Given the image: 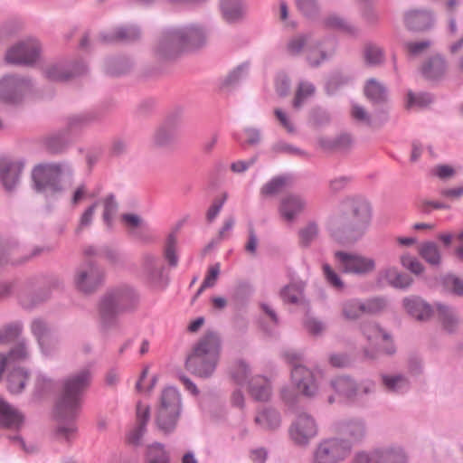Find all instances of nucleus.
Masks as SVG:
<instances>
[{
	"label": "nucleus",
	"mask_w": 463,
	"mask_h": 463,
	"mask_svg": "<svg viewBox=\"0 0 463 463\" xmlns=\"http://www.w3.org/2000/svg\"><path fill=\"white\" fill-rule=\"evenodd\" d=\"M90 383V373L83 369L68 377L62 387L61 396L56 407L59 425L54 436L58 440L71 441L75 438L77 428L71 421L76 418L81 405L82 393Z\"/></svg>",
	"instance_id": "f257e3e1"
},
{
	"label": "nucleus",
	"mask_w": 463,
	"mask_h": 463,
	"mask_svg": "<svg viewBox=\"0 0 463 463\" xmlns=\"http://www.w3.org/2000/svg\"><path fill=\"white\" fill-rule=\"evenodd\" d=\"M220 347V339L215 333L204 334L187 355L185 368L199 377L211 376L219 360Z\"/></svg>",
	"instance_id": "f03ea898"
},
{
	"label": "nucleus",
	"mask_w": 463,
	"mask_h": 463,
	"mask_svg": "<svg viewBox=\"0 0 463 463\" xmlns=\"http://www.w3.org/2000/svg\"><path fill=\"white\" fill-rule=\"evenodd\" d=\"M205 39V33L202 28L192 26L183 30H177L167 33L160 43V51L165 56H171L167 50L176 52L183 47H198Z\"/></svg>",
	"instance_id": "7ed1b4c3"
},
{
	"label": "nucleus",
	"mask_w": 463,
	"mask_h": 463,
	"mask_svg": "<svg viewBox=\"0 0 463 463\" xmlns=\"http://www.w3.org/2000/svg\"><path fill=\"white\" fill-rule=\"evenodd\" d=\"M180 411V395L172 387L165 388L160 397L157 411V425L165 433L172 431Z\"/></svg>",
	"instance_id": "20e7f679"
},
{
	"label": "nucleus",
	"mask_w": 463,
	"mask_h": 463,
	"mask_svg": "<svg viewBox=\"0 0 463 463\" xmlns=\"http://www.w3.org/2000/svg\"><path fill=\"white\" fill-rule=\"evenodd\" d=\"M352 443L343 439H328L322 441L314 455L315 463H338L351 453Z\"/></svg>",
	"instance_id": "39448f33"
},
{
	"label": "nucleus",
	"mask_w": 463,
	"mask_h": 463,
	"mask_svg": "<svg viewBox=\"0 0 463 463\" xmlns=\"http://www.w3.org/2000/svg\"><path fill=\"white\" fill-rule=\"evenodd\" d=\"M335 260L339 269L349 274L364 276L376 268L374 259L355 252L336 251Z\"/></svg>",
	"instance_id": "423d86ee"
},
{
	"label": "nucleus",
	"mask_w": 463,
	"mask_h": 463,
	"mask_svg": "<svg viewBox=\"0 0 463 463\" xmlns=\"http://www.w3.org/2000/svg\"><path fill=\"white\" fill-rule=\"evenodd\" d=\"M64 169L60 165H39L33 170L34 187L38 192L56 193L61 191L60 179Z\"/></svg>",
	"instance_id": "0eeeda50"
},
{
	"label": "nucleus",
	"mask_w": 463,
	"mask_h": 463,
	"mask_svg": "<svg viewBox=\"0 0 463 463\" xmlns=\"http://www.w3.org/2000/svg\"><path fill=\"white\" fill-rule=\"evenodd\" d=\"M371 220L369 203L363 199H352L345 204L344 225L346 229L355 231L359 235L364 231Z\"/></svg>",
	"instance_id": "6e6552de"
},
{
	"label": "nucleus",
	"mask_w": 463,
	"mask_h": 463,
	"mask_svg": "<svg viewBox=\"0 0 463 463\" xmlns=\"http://www.w3.org/2000/svg\"><path fill=\"white\" fill-rule=\"evenodd\" d=\"M385 301L382 298H372L366 302L357 299L345 301L342 306V315L347 320H355L365 314H374L383 310Z\"/></svg>",
	"instance_id": "1a4fd4ad"
},
{
	"label": "nucleus",
	"mask_w": 463,
	"mask_h": 463,
	"mask_svg": "<svg viewBox=\"0 0 463 463\" xmlns=\"http://www.w3.org/2000/svg\"><path fill=\"white\" fill-rule=\"evenodd\" d=\"M317 433V424L314 419L307 414L298 415L289 430L291 439L298 444L307 443Z\"/></svg>",
	"instance_id": "9d476101"
},
{
	"label": "nucleus",
	"mask_w": 463,
	"mask_h": 463,
	"mask_svg": "<svg viewBox=\"0 0 463 463\" xmlns=\"http://www.w3.org/2000/svg\"><path fill=\"white\" fill-rule=\"evenodd\" d=\"M39 56V44L36 41L30 40L12 47L5 55L9 63L30 64Z\"/></svg>",
	"instance_id": "9b49d317"
},
{
	"label": "nucleus",
	"mask_w": 463,
	"mask_h": 463,
	"mask_svg": "<svg viewBox=\"0 0 463 463\" xmlns=\"http://www.w3.org/2000/svg\"><path fill=\"white\" fill-rule=\"evenodd\" d=\"M333 389L340 395L348 400H357L373 390V383L364 382L357 386L347 377H337L332 382Z\"/></svg>",
	"instance_id": "f8f14e48"
},
{
	"label": "nucleus",
	"mask_w": 463,
	"mask_h": 463,
	"mask_svg": "<svg viewBox=\"0 0 463 463\" xmlns=\"http://www.w3.org/2000/svg\"><path fill=\"white\" fill-rule=\"evenodd\" d=\"M130 297V293L123 291H117L107 295L102 299L99 307L102 320L107 322L113 318L119 310L126 308Z\"/></svg>",
	"instance_id": "ddd939ff"
},
{
	"label": "nucleus",
	"mask_w": 463,
	"mask_h": 463,
	"mask_svg": "<svg viewBox=\"0 0 463 463\" xmlns=\"http://www.w3.org/2000/svg\"><path fill=\"white\" fill-rule=\"evenodd\" d=\"M102 279V272L93 264L88 263L78 271L75 282L80 290L89 293L93 291Z\"/></svg>",
	"instance_id": "4468645a"
},
{
	"label": "nucleus",
	"mask_w": 463,
	"mask_h": 463,
	"mask_svg": "<svg viewBox=\"0 0 463 463\" xmlns=\"http://www.w3.org/2000/svg\"><path fill=\"white\" fill-rule=\"evenodd\" d=\"M291 378L298 392L306 396H312L315 393L317 385L313 374L305 366L295 365L291 373Z\"/></svg>",
	"instance_id": "2eb2a0df"
},
{
	"label": "nucleus",
	"mask_w": 463,
	"mask_h": 463,
	"mask_svg": "<svg viewBox=\"0 0 463 463\" xmlns=\"http://www.w3.org/2000/svg\"><path fill=\"white\" fill-rule=\"evenodd\" d=\"M363 333L367 339L374 345L383 348L387 353L392 354L393 347L389 335L374 324H365L363 326Z\"/></svg>",
	"instance_id": "dca6fc26"
},
{
	"label": "nucleus",
	"mask_w": 463,
	"mask_h": 463,
	"mask_svg": "<svg viewBox=\"0 0 463 463\" xmlns=\"http://www.w3.org/2000/svg\"><path fill=\"white\" fill-rule=\"evenodd\" d=\"M23 421L22 413L0 398V425L9 429H18Z\"/></svg>",
	"instance_id": "f3484780"
},
{
	"label": "nucleus",
	"mask_w": 463,
	"mask_h": 463,
	"mask_svg": "<svg viewBox=\"0 0 463 463\" xmlns=\"http://www.w3.org/2000/svg\"><path fill=\"white\" fill-rule=\"evenodd\" d=\"M22 169L23 165L19 162H1L0 177L6 190H11L16 184Z\"/></svg>",
	"instance_id": "a211bd4d"
},
{
	"label": "nucleus",
	"mask_w": 463,
	"mask_h": 463,
	"mask_svg": "<svg viewBox=\"0 0 463 463\" xmlns=\"http://www.w3.org/2000/svg\"><path fill=\"white\" fill-rule=\"evenodd\" d=\"M221 11L224 20L232 23L241 19L247 13V7L242 0H222Z\"/></svg>",
	"instance_id": "6ab92c4d"
},
{
	"label": "nucleus",
	"mask_w": 463,
	"mask_h": 463,
	"mask_svg": "<svg viewBox=\"0 0 463 463\" xmlns=\"http://www.w3.org/2000/svg\"><path fill=\"white\" fill-rule=\"evenodd\" d=\"M149 419V407L141 402L137 405V426L128 434V440L132 444H137L146 430V424Z\"/></svg>",
	"instance_id": "aec40b11"
},
{
	"label": "nucleus",
	"mask_w": 463,
	"mask_h": 463,
	"mask_svg": "<svg viewBox=\"0 0 463 463\" xmlns=\"http://www.w3.org/2000/svg\"><path fill=\"white\" fill-rule=\"evenodd\" d=\"M405 23L411 30H425L433 24V16L427 11H411L405 16Z\"/></svg>",
	"instance_id": "412c9836"
},
{
	"label": "nucleus",
	"mask_w": 463,
	"mask_h": 463,
	"mask_svg": "<svg viewBox=\"0 0 463 463\" xmlns=\"http://www.w3.org/2000/svg\"><path fill=\"white\" fill-rule=\"evenodd\" d=\"M448 70L446 61L439 55L429 59L422 66L423 75L430 80H437L442 77Z\"/></svg>",
	"instance_id": "4be33fe9"
},
{
	"label": "nucleus",
	"mask_w": 463,
	"mask_h": 463,
	"mask_svg": "<svg viewBox=\"0 0 463 463\" xmlns=\"http://www.w3.org/2000/svg\"><path fill=\"white\" fill-rule=\"evenodd\" d=\"M306 202L301 197L289 195L282 201L280 213L286 220L291 221L304 210Z\"/></svg>",
	"instance_id": "5701e85b"
},
{
	"label": "nucleus",
	"mask_w": 463,
	"mask_h": 463,
	"mask_svg": "<svg viewBox=\"0 0 463 463\" xmlns=\"http://www.w3.org/2000/svg\"><path fill=\"white\" fill-rule=\"evenodd\" d=\"M406 310L419 320H425L431 315V308L419 298H408L403 301Z\"/></svg>",
	"instance_id": "b1692460"
},
{
	"label": "nucleus",
	"mask_w": 463,
	"mask_h": 463,
	"mask_svg": "<svg viewBox=\"0 0 463 463\" xmlns=\"http://www.w3.org/2000/svg\"><path fill=\"white\" fill-rule=\"evenodd\" d=\"M24 85V80L14 77H5L0 80V99L5 101H14L16 92Z\"/></svg>",
	"instance_id": "393cba45"
},
{
	"label": "nucleus",
	"mask_w": 463,
	"mask_h": 463,
	"mask_svg": "<svg viewBox=\"0 0 463 463\" xmlns=\"http://www.w3.org/2000/svg\"><path fill=\"white\" fill-rule=\"evenodd\" d=\"M418 252L429 264L438 266L441 262V255L436 243L432 241L423 242L420 245Z\"/></svg>",
	"instance_id": "a878e982"
},
{
	"label": "nucleus",
	"mask_w": 463,
	"mask_h": 463,
	"mask_svg": "<svg viewBox=\"0 0 463 463\" xmlns=\"http://www.w3.org/2000/svg\"><path fill=\"white\" fill-rule=\"evenodd\" d=\"M383 276L384 279L395 288H407L412 283V279L400 272L397 268H388L383 270Z\"/></svg>",
	"instance_id": "bb28decb"
},
{
	"label": "nucleus",
	"mask_w": 463,
	"mask_h": 463,
	"mask_svg": "<svg viewBox=\"0 0 463 463\" xmlns=\"http://www.w3.org/2000/svg\"><path fill=\"white\" fill-rule=\"evenodd\" d=\"M29 375L26 371L23 368L14 369L9 374L7 378L8 382V390L12 393H19L21 392L24 386L25 383L28 380Z\"/></svg>",
	"instance_id": "cd10ccee"
},
{
	"label": "nucleus",
	"mask_w": 463,
	"mask_h": 463,
	"mask_svg": "<svg viewBox=\"0 0 463 463\" xmlns=\"http://www.w3.org/2000/svg\"><path fill=\"white\" fill-rule=\"evenodd\" d=\"M364 94L373 102H381L385 99V88L377 80H369L364 86Z\"/></svg>",
	"instance_id": "c85d7f7f"
},
{
	"label": "nucleus",
	"mask_w": 463,
	"mask_h": 463,
	"mask_svg": "<svg viewBox=\"0 0 463 463\" xmlns=\"http://www.w3.org/2000/svg\"><path fill=\"white\" fill-rule=\"evenodd\" d=\"M32 331L37 337L42 349L45 351L46 346L52 342V337L49 334L46 325L41 320H34L32 324Z\"/></svg>",
	"instance_id": "c756f323"
},
{
	"label": "nucleus",
	"mask_w": 463,
	"mask_h": 463,
	"mask_svg": "<svg viewBox=\"0 0 463 463\" xmlns=\"http://www.w3.org/2000/svg\"><path fill=\"white\" fill-rule=\"evenodd\" d=\"M303 289L302 282L291 283L283 289L281 295L285 301L297 304L303 299Z\"/></svg>",
	"instance_id": "7c9ffc66"
},
{
	"label": "nucleus",
	"mask_w": 463,
	"mask_h": 463,
	"mask_svg": "<svg viewBox=\"0 0 463 463\" xmlns=\"http://www.w3.org/2000/svg\"><path fill=\"white\" fill-rule=\"evenodd\" d=\"M380 463H406V456L400 449H388L377 451Z\"/></svg>",
	"instance_id": "2f4dec72"
},
{
	"label": "nucleus",
	"mask_w": 463,
	"mask_h": 463,
	"mask_svg": "<svg viewBox=\"0 0 463 463\" xmlns=\"http://www.w3.org/2000/svg\"><path fill=\"white\" fill-rule=\"evenodd\" d=\"M439 317L447 330L451 331L458 323L455 313L448 307L437 305Z\"/></svg>",
	"instance_id": "473e14b6"
},
{
	"label": "nucleus",
	"mask_w": 463,
	"mask_h": 463,
	"mask_svg": "<svg viewBox=\"0 0 463 463\" xmlns=\"http://www.w3.org/2000/svg\"><path fill=\"white\" fill-rule=\"evenodd\" d=\"M315 93V87L312 83L307 81L300 82L297 91L295 99L293 102V106L295 108H299L301 104L309 97L313 96Z\"/></svg>",
	"instance_id": "72a5a7b5"
},
{
	"label": "nucleus",
	"mask_w": 463,
	"mask_h": 463,
	"mask_svg": "<svg viewBox=\"0 0 463 463\" xmlns=\"http://www.w3.org/2000/svg\"><path fill=\"white\" fill-rule=\"evenodd\" d=\"M280 425L279 414L272 408L262 410V429L272 430Z\"/></svg>",
	"instance_id": "f704fd0d"
},
{
	"label": "nucleus",
	"mask_w": 463,
	"mask_h": 463,
	"mask_svg": "<svg viewBox=\"0 0 463 463\" xmlns=\"http://www.w3.org/2000/svg\"><path fill=\"white\" fill-rule=\"evenodd\" d=\"M259 137V130L252 128H246L242 132L237 133L235 135V138L241 143L242 146L257 144Z\"/></svg>",
	"instance_id": "c9c22d12"
},
{
	"label": "nucleus",
	"mask_w": 463,
	"mask_h": 463,
	"mask_svg": "<svg viewBox=\"0 0 463 463\" xmlns=\"http://www.w3.org/2000/svg\"><path fill=\"white\" fill-rule=\"evenodd\" d=\"M400 261L402 267L416 275L421 274L424 271L423 265L417 260V258L409 253L402 254Z\"/></svg>",
	"instance_id": "e433bc0d"
},
{
	"label": "nucleus",
	"mask_w": 463,
	"mask_h": 463,
	"mask_svg": "<svg viewBox=\"0 0 463 463\" xmlns=\"http://www.w3.org/2000/svg\"><path fill=\"white\" fill-rule=\"evenodd\" d=\"M103 207V220L108 226H110L112 217L117 212V203L112 195H109L100 201Z\"/></svg>",
	"instance_id": "4c0bfd02"
},
{
	"label": "nucleus",
	"mask_w": 463,
	"mask_h": 463,
	"mask_svg": "<svg viewBox=\"0 0 463 463\" xmlns=\"http://www.w3.org/2000/svg\"><path fill=\"white\" fill-rule=\"evenodd\" d=\"M327 57L328 53L320 45L311 47L307 51V61L313 67L320 65Z\"/></svg>",
	"instance_id": "58836bf2"
},
{
	"label": "nucleus",
	"mask_w": 463,
	"mask_h": 463,
	"mask_svg": "<svg viewBox=\"0 0 463 463\" xmlns=\"http://www.w3.org/2000/svg\"><path fill=\"white\" fill-rule=\"evenodd\" d=\"M176 242V236L174 233H172L168 236L165 248V256L168 260L169 264L172 266H176L178 262V258L175 253Z\"/></svg>",
	"instance_id": "ea45409f"
},
{
	"label": "nucleus",
	"mask_w": 463,
	"mask_h": 463,
	"mask_svg": "<svg viewBox=\"0 0 463 463\" xmlns=\"http://www.w3.org/2000/svg\"><path fill=\"white\" fill-rule=\"evenodd\" d=\"M317 227L315 223H309L299 232V241L303 246H308L317 236Z\"/></svg>",
	"instance_id": "a19ab883"
},
{
	"label": "nucleus",
	"mask_w": 463,
	"mask_h": 463,
	"mask_svg": "<svg viewBox=\"0 0 463 463\" xmlns=\"http://www.w3.org/2000/svg\"><path fill=\"white\" fill-rule=\"evenodd\" d=\"M22 331L19 324L8 326L0 331V344L8 343L16 338Z\"/></svg>",
	"instance_id": "79ce46f5"
},
{
	"label": "nucleus",
	"mask_w": 463,
	"mask_h": 463,
	"mask_svg": "<svg viewBox=\"0 0 463 463\" xmlns=\"http://www.w3.org/2000/svg\"><path fill=\"white\" fill-rule=\"evenodd\" d=\"M22 331L19 324L8 326L0 331V344L8 343L16 338Z\"/></svg>",
	"instance_id": "37998d69"
},
{
	"label": "nucleus",
	"mask_w": 463,
	"mask_h": 463,
	"mask_svg": "<svg viewBox=\"0 0 463 463\" xmlns=\"http://www.w3.org/2000/svg\"><path fill=\"white\" fill-rule=\"evenodd\" d=\"M383 381L388 390L402 391L407 387V381L402 376H383Z\"/></svg>",
	"instance_id": "c03bdc74"
},
{
	"label": "nucleus",
	"mask_w": 463,
	"mask_h": 463,
	"mask_svg": "<svg viewBox=\"0 0 463 463\" xmlns=\"http://www.w3.org/2000/svg\"><path fill=\"white\" fill-rule=\"evenodd\" d=\"M220 274V264L216 263L209 267L207 274L203 281V284L199 289V293L202 292L206 288L213 287Z\"/></svg>",
	"instance_id": "a18cd8bd"
},
{
	"label": "nucleus",
	"mask_w": 463,
	"mask_h": 463,
	"mask_svg": "<svg viewBox=\"0 0 463 463\" xmlns=\"http://www.w3.org/2000/svg\"><path fill=\"white\" fill-rule=\"evenodd\" d=\"M431 45V43L428 40L420 42H410L405 44L407 52L410 55L416 56L426 52Z\"/></svg>",
	"instance_id": "49530a36"
},
{
	"label": "nucleus",
	"mask_w": 463,
	"mask_h": 463,
	"mask_svg": "<svg viewBox=\"0 0 463 463\" xmlns=\"http://www.w3.org/2000/svg\"><path fill=\"white\" fill-rule=\"evenodd\" d=\"M431 102V98L428 94L415 95L411 92L408 93L407 107L408 108H422Z\"/></svg>",
	"instance_id": "de8ad7c7"
},
{
	"label": "nucleus",
	"mask_w": 463,
	"mask_h": 463,
	"mask_svg": "<svg viewBox=\"0 0 463 463\" xmlns=\"http://www.w3.org/2000/svg\"><path fill=\"white\" fill-rule=\"evenodd\" d=\"M323 271L327 282L337 289H342L344 288V283L341 280L338 274L328 265H323Z\"/></svg>",
	"instance_id": "09e8293b"
},
{
	"label": "nucleus",
	"mask_w": 463,
	"mask_h": 463,
	"mask_svg": "<svg viewBox=\"0 0 463 463\" xmlns=\"http://www.w3.org/2000/svg\"><path fill=\"white\" fill-rule=\"evenodd\" d=\"M287 179L284 177H277L268 183L264 187V192L268 194H274L283 191L287 186Z\"/></svg>",
	"instance_id": "8fccbe9b"
},
{
	"label": "nucleus",
	"mask_w": 463,
	"mask_h": 463,
	"mask_svg": "<svg viewBox=\"0 0 463 463\" xmlns=\"http://www.w3.org/2000/svg\"><path fill=\"white\" fill-rule=\"evenodd\" d=\"M248 76V68L246 65H241L232 71L226 78L227 86L234 84Z\"/></svg>",
	"instance_id": "3c124183"
},
{
	"label": "nucleus",
	"mask_w": 463,
	"mask_h": 463,
	"mask_svg": "<svg viewBox=\"0 0 463 463\" xmlns=\"http://www.w3.org/2000/svg\"><path fill=\"white\" fill-rule=\"evenodd\" d=\"M277 120L279 125L288 133H294L296 130L294 123L290 120L289 117L281 109H275L274 111Z\"/></svg>",
	"instance_id": "603ef678"
},
{
	"label": "nucleus",
	"mask_w": 463,
	"mask_h": 463,
	"mask_svg": "<svg viewBox=\"0 0 463 463\" xmlns=\"http://www.w3.org/2000/svg\"><path fill=\"white\" fill-rule=\"evenodd\" d=\"M148 459L150 463H169L160 445L149 449Z\"/></svg>",
	"instance_id": "864d4df0"
},
{
	"label": "nucleus",
	"mask_w": 463,
	"mask_h": 463,
	"mask_svg": "<svg viewBox=\"0 0 463 463\" xmlns=\"http://www.w3.org/2000/svg\"><path fill=\"white\" fill-rule=\"evenodd\" d=\"M257 162V156L248 160H239L231 165V170L235 174H241L250 169Z\"/></svg>",
	"instance_id": "5fc2aeb1"
},
{
	"label": "nucleus",
	"mask_w": 463,
	"mask_h": 463,
	"mask_svg": "<svg viewBox=\"0 0 463 463\" xmlns=\"http://www.w3.org/2000/svg\"><path fill=\"white\" fill-rule=\"evenodd\" d=\"M365 60L370 64H377L383 60L382 50L375 46H369L365 49Z\"/></svg>",
	"instance_id": "6e6d98bb"
},
{
	"label": "nucleus",
	"mask_w": 463,
	"mask_h": 463,
	"mask_svg": "<svg viewBox=\"0 0 463 463\" xmlns=\"http://www.w3.org/2000/svg\"><path fill=\"white\" fill-rule=\"evenodd\" d=\"M139 35L138 30L134 27L120 28L116 31L111 39L115 40H132Z\"/></svg>",
	"instance_id": "4d7b16f0"
},
{
	"label": "nucleus",
	"mask_w": 463,
	"mask_h": 463,
	"mask_svg": "<svg viewBox=\"0 0 463 463\" xmlns=\"http://www.w3.org/2000/svg\"><path fill=\"white\" fill-rule=\"evenodd\" d=\"M445 285L450 288L455 294L461 296L463 295V280L449 275L445 279Z\"/></svg>",
	"instance_id": "13d9d810"
},
{
	"label": "nucleus",
	"mask_w": 463,
	"mask_h": 463,
	"mask_svg": "<svg viewBox=\"0 0 463 463\" xmlns=\"http://www.w3.org/2000/svg\"><path fill=\"white\" fill-rule=\"evenodd\" d=\"M264 321L269 325V331H271L278 325V317L275 311L270 307L262 305V323Z\"/></svg>",
	"instance_id": "bf43d9fd"
},
{
	"label": "nucleus",
	"mask_w": 463,
	"mask_h": 463,
	"mask_svg": "<svg viewBox=\"0 0 463 463\" xmlns=\"http://www.w3.org/2000/svg\"><path fill=\"white\" fill-rule=\"evenodd\" d=\"M344 433L349 434L352 440H357L362 437L364 428L360 422H353L344 427Z\"/></svg>",
	"instance_id": "052dcab7"
},
{
	"label": "nucleus",
	"mask_w": 463,
	"mask_h": 463,
	"mask_svg": "<svg viewBox=\"0 0 463 463\" xmlns=\"http://www.w3.org/2000/svg\"><path fill=\"white\" fill-rule=\"evenodd\" d=\"M99 203V202L93 203L88 209H86V211L82 213V215L80 216V224H79L78 230H81V229L89 226L91 223L96 207L98 206Z\"/></svg>",
	"instance_id": "680f3d73"
},
{
	"label": "nucleus",
	"mask_w": 463,
	"mask_h": 463,
	"mask_svg": "<svg viewBox=\"0 0 463 463\" xmlns=\"http://www.w3.org/2000/svg\"><path fill=\"white\" fill-rule=\"evenodd\" d=\"M307 43L305 36H297L293 38L288 44V50L291 54H298Z\"/></svg>",
	"instance_id": "e2e57ef3"
},
{
	"label": "nucleus",
	"mask_w": 463,
	"mask_h": 463,
	"mask_svg": "<svg viewBox=\"0 0 463 463\" xmlns=\"http://www.w3.org/2000/svg\"><path fill=\"white\" fill-rule=\"evenodd\" d=\"M297 5L306 15H312L317 10L315 0H297Z\"/></svg>",
	"instance_id": "0e129e2a"
},
{
	"label": "nucleus",
	"mask_w": 463,
	"mask_h": 463,
	"mask_svg": "<svg viewBox=\"0 0 463 463\" xmlns=\"http://www.w3.org/2000/svg\"><path fill=\"white\" fill-rule=\"evenodd\" d=\"M226 197L224 196L222 200H216L213 203V204L210 206L209 210L206 213V218L208 222H213L219 213L221 212V209L224 203Z\"/></svg>",
	"instance_id": "69168bd1"
},
{
	"label": "nucleus",
	"mask_w": 463,
	"mask_h": 463,
	"mask_svg": "<svg viewBox=\"0 0 463 463\" xmlns=\"http://www.w3.org/2000/svg\"><path fill=\"white\" fill-rule=\"evenodd\" d=\"M305 326L307 330L314 335L321 334L326 328L322 322L314 318L307 319Z\"/></svg>",
	"instance_id": "338daca9"
},
{
	"label": "nucleus",
	"mask_w": 463,
	"mask_h": 463,
	"mask_svg": "<svg viewBox=\"0 0 463 463\" xmlns=\"http://www.w3.org/2000/svg\"><path fill=\"white\" fill-rule=\"evenodd\" d=\"M352 117L363 123L369 124L370 117L363 107L354 105L351 111Z\"/></svg>",
	"instance_id": "774afa93"
}]
</instances>
